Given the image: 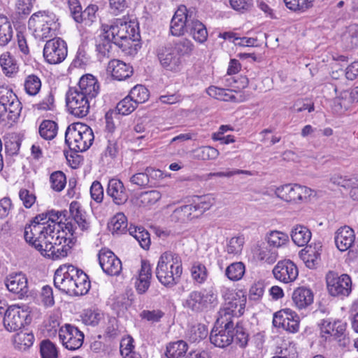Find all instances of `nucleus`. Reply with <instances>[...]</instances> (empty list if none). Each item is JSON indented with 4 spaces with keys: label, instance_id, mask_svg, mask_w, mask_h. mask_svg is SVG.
I'll use <instances>...</instances> for the list:
<instances>
[{
    "label": "nucleus",
    "instance_id": "nucleus-21",
    "mask_svg": "<svg viewBox=\"0 0 358 358\" xmlns=\"http://www.w3.org/2000/svg\"><path fill=\"white\" fill-rule=\"evenodd\" d=\"M313 291L306 287L296 288L292 294V300L299 309L310 305L313 301Z\"/></svg>",
    "mask_w": 358,
    "mask_h": 358
},
{
    "label": "nucleus",
    "instance_id": "nucleus-16",
    "mask_svg": "<svg viewBox=\"0 0 358 358\" xmlns=\"http://www.w3.org/2000/svg\"><path fill=\"white\" fill-rule=\"evenodd\" d=\"M274 277L283 282H293L298 276L297 266L291 260L279 262L273 270Z\"/></svg>",
    "mask_w": 358,
    "mask_h": 358
},
{
    "label": "nucleus",
    "instance_id": "nucleus-62",
    "mask_svg": "<svg viewBox=\"0 0 358 358\" xmlns=\"http://www.w3.org/2000/svg\"><path fill=\"white\" fill-rule=\"evenodd\" d=\"M90 194L92 199L97 203H101L103 198V189L100 182L95 180L90 187Z\"/></svg>",
    "mask_w": 358,
    "mask_h": 358
},
{
    "label": "nucleus",
    "instance_id": "nucleus-40",
    "mask_svg": "<svg viewBox=\"0 0 358 358\" xmlns=\"http://www.w3.org/2000/svg\"><path fill=\"white\" fill-rule=\"evenodd\" d=\"M137 106L138 105L134 102V99L128 95L117 104L115 111L118 115H127L131 113Z\"/></svg>",
    "mask_w": 358,
    "mask_h": 358
},
{
    "label": "nucleus",
    "instance_id": "nucleus-6",
    "mask_svg": "<svg viewBox=\"0 0 358 358\" xmlns=\"http://www.w3.org/2000/svg\"><path fill=\"white\" fill-rule=\"evenodd\" d=\"M67 56V45L60 38H55L46 42L43 48V57L51 64H59Z\"/></svg>",
    "mask_w": 358,
    "mask_h": 358
},
{
    "label": "nucleus",
    "instance_id": "nucleus-25",
    "mask_svg": "<svg viewBox=\"0 0 358 358\" xmlns=\"http://www.w3.org/2000/svg\"><path fill=\"white\" fill-rule=\"evenodd\" d=\"M58 125L50 120H44L41 123L38 132L41 138L45 140H52L57 134Z\"/></svg>",
    "mask_w": 358,
    "mask_h": 358
},
{
    "label": "nucleus",
    "instance_id": "nucleus-3",
    "mask_svg": "<svg viewBox=\"0 0 358 358\" xmlns=\"http://www.w3.org/2000/svg\"><path fill=\"white\" fill-rule=\"evenodd\" d=\"M217 303V295L213 288L192 292L183 306L194 312L201 313L211 309Z\"/></svg>",
    "mask_w": 358,
    "mask_h": 358
},
{
    "label": "nucleus",
    "instance_id": "nucleus-47",
    "mask_svg": "<svg viewBox=\"0 0 358 358\" xmlns=\"http://www.w3.org/2000/svg\"><path fill=\"white\" fill-rule=\"evenodd\" d=\"M34 336L32 333L17 334L15 338L16 347L22 350L29 349L34 343Z\"/></svg>",
    "mask_w": 358,
    "mask_h": 358
},
{
    "label": "nucleus",
    "instance_id": "nucleus-44",
    "mask_svg": "<svg viewBox=\"0 0 358 358\" xmlns=\"http://www.w3.org/2000/svg\"><path fill=\"white\" fill-rule=\"evenodd\" d=\"M51 187L56 192H61L66 184V175L62 171H56L50 176Z\"/></svg>",
    "mask_w": 358,
    "mask_h": 358
},
{
    "label": "nucleus",
    "instance_id": "nucleus-7",
    "mask_svg": "<svg viewBox=\"0 0 358 358\" xmlns=\"http://www.w3.org/2000/svg\"><path fill=\"white\" fill-rule=\"evenodd\" d=\"M59 337L66 349L76 350L82 347L85 336L77 327L65 324L59 329Z\"/></svg>",
    "mask_w": 358,
    "mask_h": 358
},
{
    "label": "nucleus",
    "instance_id": "nucleus-63",
    "mask_svg": "<svg viewBox=\"0 0 358 358\" xmlns=\"http://www.w3.org/2000/svg\"><path fill=\"white\" fill-rule=\"evenodd\" d=\"M233 9L241 12L249 10L253 6V0H229Z\"/></svg>",
    "mask_w": 358,
    "mask_h": 358
},
{
    "label": "nucleus",
    "instance_id": "nucleus-42",
    "mask_svg": "<svg viewBox=\"0 0 358 358\" xmlns=\"http://www.w3.org/2000/svg\"><path fill=\"white\" fill-rule=\"evenodd\" d=\"M26 224L24 227V236L25 241L30 245L31 242L36 239L38 236L43 234H48V232L44 231V226L36 225V224Z\"/></svg>",
    "mask_w": 358,
    "mask_h": 358
},
{
    "label": "nucleus",
    "instance_id": "nucleus-34",
    "mask_svg": "<svg viewBox=\"0 0 358 358\" xmlns=\"http://www.w3.org/2000/svg\"><path fill=\"white\" fill-rule=\"evenodd\" d=\"M120 31L119 35L120 40L118 41L115 42V45L118 46L122 51L126 52L127 50L130 49L132 47V43L130 42L129 38L128 37L129 32L128 29L129 28V24L127 22H121Z\"/></svg>",
    "mask_w": 358,
    "mask_h": 358
},
{
    "label": "nucleus",
    "instance_id": "nucleus-22",
    "mask_svg": "<svg viewBox=\"0 0 358 358\" xmlns=\"http://www.w3.org/2000/svg\"><path fill=\"white\" fill-rule=\"evenodd\" d=\"M291 238L293 242L298 246L306 247L311 238L312 234L310 229L303 225H296L291 231Z\"/></svg>",
    "mask_w": 358,
    "mask_h": 358
},
{
    "label": "nucleus",
    "instance_id": "nucleus-12",
    "mask_svg": "<svg viewBox=\"0 0 358 358\" xmlns=\"http://www.w3.org/2000/svg\"><path fill=\"white\" fill-rule=\"evenodd\" d=\"M190 8L185 5L178 6L171 21L170 31L173 36H181L187 32V24H189Z\"/></svg>",
    "mask_w": 358,
    "mask_h": 358
},
{
    "label": "nucleus",
    "instance_id": "nucleus-26",
    "mask_svg": "<svg viewBox=\"0 0 358 358\" xmlns=\"http://www.w3.org/2000/svg\"><path fill=\"white\" fill-rule=\"evenodd\" d=\"M250 339V335L247 329L243 327L241 322H238L234 325L233 342L241 348H245L248 346Z\"/></svg>",
    "mask_w": 358,
    "mask_h": 358
},
{
    "label": "nucleus",
    "instance_id": "nucleus-11",
    "mask_svg": "<svg viewBox=\"0 0 358 358\" xmlns=\"http://www.w3.org/2000/svg\"><path fill=\"white\" fill-rule=\"evenodd\" d=\"M234 324L232 320L227 322L223 329L214 327L210 332V341L216 347L225 348L233 342Z\"/></svg>",
    "mask_w": 358,
    "mask_h": 358
},
{
    "label": "nucleus",
    "instance_id": "nucleus-31",
    "mask_svg": "<svg viewBox=\"0 0 358 358\" xmlns=\"http://www.w3.org/2000/svg\"><path fill=\"white\" fill-rule=\"evenodd\" d=\"M169 45L172 46V50L178 54L180 59H181V57L183 55H189L194 48L192 43L187 38L179 39Z\"/></svg>",
    "mask_w": 358,
    "mask_h": 358
},
{
    "label": "nucleus",
    "instance_id": "nucleus-60",
    "mask_svg": "<svg viewBox=\"0 0 358 358\" xmlns=\"http://www.w3.org/2000/svg\"><path fill=\"white\" fill-rule=\"evenodd\" d=\"M337 325L334 327L335 333L334 334V336L335 338L338 340L339 345L343 347H345L347 343L349 342L348 339L345 338V331L346 329V324L341 323L338 321Z\"/></svg>",
    "mask_w": 358,
    "mask_h": 358
},
{
    "label": "nucleus",
    "instance_id": "nucleus-64",
    "mask_svg": "<svg viewBox=\"0 0 358 358\" xmlns=\"http://www.w3.org/2000/svg\"><path fill=\"white\" fill-rule=\"evenodd\" d=\"M20 199L26 208H31L36 201V196L27 189H21L19 192Z\"/></svg>",
    "mask_w": 358,
    "mask_h": 358
},
{
    "label": "nucleus",
    "instance_id": "nucleus-20",
    "mask_svg": "<svg viewBox=\"0 0 358 358\" xmlns=\"http://www.w3.org/2000/svg\"><path fill=\"white\" fill-rule=\"evenodd\" d=\"M355 241V234L353 230L344 227L337 230L335 236V243L340 251H346L352 247Z\"/></svg>",
    "mask_w": 358,
    "mask_h": 358
},
{
    "label": "nucleus",
    "instance_id": "nucleus-33",
    "mask_svg": "<svg viewBox=\"0 0 358 358\" xmlns=\"http://www.w3.org/2000/svg\"><path fill=\"white\" fill-rule=\"evenodd\" d=\"M39 347L41 358H58V349L50 339L41 341Z\"/></svg>",
    "mask_w": 358,
    "mask_h": 358
},
{
    "label": "nucleus",
    "instance_id": "nucleus-50",
    "mask_svg": "<svg viewBox=\"0 0 358 358\" xmlns=\"http://www.w3.org/2000/svg\"><path fill=\"white\" fill-rule=\"evenodd\" d=\"M192 276L199 283H203L207 278L208 270L206 266L200 262H196L191 268Z\"/></svg>",
    "mask_w": 358,
    "mask_h": 358
},
{
    "label": "nucleus",
    "instance_id": "nucleus-61",
    "mask_svg": "<svg viewBox=\"0 0 358 358\" xmlns=\"http://www.w3.org/2000/svg\"><path fill=\"white\" fill-rule=\"evenodd\" d=\"M140 229L141 230L138 231L135 239L139 243L142 248L148 250L151 243L150 234L143 227H140Z\"/></svg>",
    "mask_w": 358,
    "mask_h": 358
},
{
    "label": "nucleus",
    "instance_id": "nucleus-29",
    "mask_svg": "<svg viewBox=\"0 0 358 358\" xmlns=\"http://www.w3.org/2000/svg\"><path fill=\"white\" fill-rule=\"evenodd\" d=\"M75 296H83L86 294L91 287V282L88 275L84 272L80 271V275L75 278Z\"/></svg>",
    "mask_w": 358,
    "mask_h": 358
},
{
    "label": "nucleus",
    "instance_id": "nucleus-17",
    "mask_svg": "<svg viewBox=\"0 0 358 358\" xmlns=\"http://www.w3.org/2000/svg\"><path fill=\"white\" fill-rule=\"evenodd\" d=\"M107 71L117 80H123L133 74V67L119 59L110 60L108 64Z\"/></svg>",
    "mask_w": 358,
    "mask_h": 358
},
{
    "label": "nucleus",
    "instance_id": "nucleus-18",
    "mask_svg": "<svg viewBox=\"0 0 358 358\" xmlns=\"http://www.w3.org/2000/svg\"><path fill=\"white\" fill-rule=\"evenodd\" d=\"M106 192L117 205L124 203L128 199L125 187L122 182L118 179L113 178L109 180Z\"/></svg>",
    "mask_w": 358,
    "mask_h": 358
},
{
    "label": "nucleus",
    "instance_id": "nucleus-13",
    "mask_svg": "<svg viewBox=\"0 0 358 358\" xmlns=\"http://www.w3.org/2000/svg\"><path fill=\"white\" fill-rule=\"evenodd\" d=\"M157 57L161 65L166 70L171 71H178L182 64L181 59L178 54L172 50L171 45L160 47L157 50Z\"/></svg>",
    "mask_w": 358,
    "mask_h": 358
},
{
    "label": "nucleus",
    "instance_id": "nucleus-53",
    "mask_svg": "<svg viewBox=\"0 0 358 358\" xmlns=\"http://www.w3.org/2000/svg\"><path fill=\"white\" fill-rule=\"evenodd\" d=\"M13 38V28L10 22H2L0 25V45H6Z\"/></svg>",
    "mask_w": 358,
    "mask_h": 358
},
{
    "label": "nucleus",
    "instance_id": "nucleus-37",
    "mask_svg": "<svg viewBox=\"0 0 358 358\" xmlns=\"http://www.w3.org/2000/svg\"><path fill=\"white\" fill-rule=\"evenodd\" d=\"M196 159L201 160H211L216 159L219 155V151L211 146H202L193 151Z\"/></svg>",
    "mask_w": 358,
    "mask_h": 358
},
{
    "label": "nucleus",
    "instance_id": "nucleus-39",
    "mask_svg": "<svg viewBox=\"0 0 358 358\" xmlns=\"http://www.w3.org/2000/svg\"><path fill=\"white\" fill-rule=\"evenodd\" d=\"M162 197L161 193L157 190H150L141 192L137 198L140 206H146L155 204Z\"/></svg>",
    "mask_w": 358,
    "mask_h": 358
},
{
    "label": "nucleus",
    "instance_id": "nucleus-27",
    "mask_svg": "<svg viewBox=\"0 0 358 358\" xmlns=\"http://www.w3.org/2000/svg\"><path fill=\"white\" fill-rule=\"evenodd\" d=\"M48 238L54 240V237L46 234H43L42 235L36 238V239H34V241L31 242L30 245H32L36 250L39 251L42 255L46 256L47 253L55 248L52 242L48 241Z\"/></svg>",
    "mask_w": 358,
    "mask_h": 358
},
{
    "label": "nucleus",
    "instance_id": "nucleus-30",
    "mask_svg": "<svg viewBox=\"0 0 358 358\" xmlns=\"http://www.w3.org/2000/svg\"><path fill=\"white\" fill-rule=\"evenodd\" d=\"M245 272V264L241 262H234L225 270L226 276L232 281L241 280Z\"/></svg>",
    "mask_w": 358,
    "mask_h": 358
},
{
    "label": "nucleus",
    "instance_id": "nucleus-14",
    "mask_svg": "<svg viewBox=\"0 0 358 358\" xmlns=\"http://www.w3.org/2000/svg\"><path fill=\"white\" fill-rule=\"evenodd\" d=\"M5 284L10 292L17 294L20 298L27 296L28 280L22 272L10 273L6 277Z\"/></svg>",
    "mask_w": 358,
    "mask_h": 358
},
{
    "label": "nucleus",
    "instance_id": "nucleus-10",
    "mask_svg": "<svg viewBox=\"0 0 358 358\" xmlns=\"http://www.w3.org/2000/svg\"><path fill=\"white\" fill-rule=\"evenodd\" d=\"M98 259L103 271L108 275H118L122 271V262L110 250L102 248L98 254Z\"/></svg>",
    "mask_w": 358,
    "mask_h": 358
},
{
    "label": "nucleus",
    "instance_id": "nucleus-57",
    "mask_svg": "<svg viewBox=\"0 0 358 358\" xmlns=\"http://www.w3.org/2000/svg\"><path fill=\"white\" fill-rule=\"evenodd\" d=\"M15 98H16V94L11 89L0 86V104L3 106V112H7L8 103Z\"/></svg>",
    "mask_w": 358,
    "mask_h": 358
},
{
    "label": "nucleus",
    "instance_id": "nucleus-8",
    "mask_svg": "<svg viewBox=\"0 0 358 358\" xmlns=\"http://www.w3.org/2000/svg\"><path fill=\"white\" fill-rule=\"evenodd\" d=\"M312 190L299 184H285L275 189L276 196L286 202H296L311 195Z\"/></svg>",
    "mask_w": 358,
    "mask_h": 358
},
{
    "label": "nucleus",
    "instance_id": "nucleus-32",
    "mask_svg": "<svg viewBox=\"0 0 358 358\" xmlns=\"http://www.w3.org/2000/svg\"><path fill=\"white\" fill-rule=\"evenodd\" d=\"M84 123L75 122L69 125L66 129V136H70L73 140L76 147L74 148L76 152L77 145L82 144L81 134L84 133Z\"/></svg>",
    "mask_w": 358,
    "mask_h": 358
},
{
    "label": "nucleus",
    "instance_id": "nucleus-55",
    "mask_svg": "<svg viewBox=\"0 0 358 358\" xmlns=\"http://www.w3.org/2000/svg\"><path fill=\"white\" fill-rule=\"evenodd\" d=\"M313 251L312 245H309L301 252L303 260L305 262L306 266L311 269L315 268V266L318 264L317 257L314 256L315 253Z\"/></svg>",
    "mask_w": 358,
    "mask_h": 358
},
{
    "label": "nucleus",
    "instance_id": "nucleus-45",
    "mask_svg": "<svg viewBox=\"0 0 358 358\" xmlns=\"http://www.w3.org/2000/svg\"><path fill=\"white\" fill-rule=\"evenodd\" d=\"M138 105L146 101L149 98L148 90L141 85H137L134 87L129 94Z\"/></svg>",
    "mask_w": 358,
    "mask_h": 358
},
{
    "label": "nucleus",
    "instance_id": "nucleus-19",
    "mask_svg": "<svg viewBox=\"0 0 358 358\" xmlns=\"http://www.w3.org/2000/svg\"><path fill=\"white\" fill-rule=\"evenodd\" d=\"M78 89L88 95L90 99L95 98L99 91V84L96 78L92 74L83 75L78 83Z\"/></svg>",
    "mask_w": 358,
    "mask_h": 358
},
{
    "label": "nucleus",
    "instance_id": "nucleus-51",
    "mask_svg": "<svg viewBox=\"0 0 358 358\" xmlns=\"http://www.w3.org/2000/svg\"><path fill=\"white\" fill-rule=\"evenodd\" d=\"M132 301L129 297L121 296L117 297L113 304V308L116 311L118 317L122 316L131 306Z\"/></svg>",
    "mask_w": 358,
    "mask_h": 358
},
{
    "label": "nucleus",
    "instance_id": "nucleus-15",
    "mask_svg": "<svg viewBox=\"0 0 358 358\" xmlns=\"http://www.w3.org/2000/svg\"><path fill=\"white\" fill-rule=\"evenodd\" d=\"M196 13V8L190 7L189 24H187V33L192 36L196 41L203 43L208 38V31L206 26L197 19Z\"/></svg>",
    "mask_w": 358,
    "mask_h": 358
},
{
    "label": "nucleus",
    "instance_id": "nucleus-28",
    "mask_svg": "<svg viewBox=\"0 0 358 358\" xmlns=\"http://www.w3.org/2000/svg\"><path fill=\"white\" fill-rule=\"evenodd\" d=\"M57 224L58 226L62 228L63 232L64 231V228H65V229H66L71 235V237L69 238H66V236H63V243H64V245H66L69 251L77 242L78 236L77 233L76 232L77 227L72 223V222L64 223L61 220Z\"/></svg>",
    "mask_w": 358,
    "mask_h": 358
},
{
    "label": "nucleus",
    "instance_id": "nucleus-58",
    "mask_svg": "<svg viewBox=\"0 0 358 358\" xmlns=\"http://www.w3.org/2000/svg\"><path fill=\"white\" fill-rule=\"evenodd\" d=\"M145 171L146 174H148L150 187L156 186L158 181L165 177L164 173L161 170L155 169L150 166L147 167L145 169Z\"/></svg>",
    "mask_w": 358,
    "mask_h": 358
},
{
    "label": "nucleus",
    "instance_id": "nucleus-52",
    "mask_svg": "<svg viewBox=\"0 0 358 358\" xmlns=\"http://www.w3.org/2000/svg\"><path fill=\"white\" fill-rule=\"evenodd\" d=\"M265 283L263 280L255 282L249 290L248 299L250 301H259L264 293Z\"/></svg>",
    "mask_w": 358,
    "mask_h": 358
},
{
    "label": "nucleus",
    "instance_id": "nucleus-54",
    "mask_svg": "<svg viewBox=\"0 0 358 358\" xmlns=\"http://www.w3.org/2000/svg\"><path fill=\"white\" fill-rule=\"evenodd\" d=\"M343 41L348 48L352 49L358 46V25L349 29L343 35Z\"/></svg>",
    "mask_w": 358,
    "mask_h": 358
},
{
    "label": "nucleus",
    "instance_id": "nucleus-23",
    "mask_svg": "<svg viewBox=\"0 0 358 358\" xmlns=\"http://www.w3.org/2000/svg\"><path fill=\"white\" fill-rule=\"evenodd\" d=\"M330 182L345 189L352 188L355 194L358 191V178L357 176L348 177L343 176L339 173L333 174L330 178Z\"/></svg>",
    "mask_w": 358,
    "mask_h": 358
},
{
    "label": "nucleus",
    "instance_id": "nucleus-35",
    "mask_svg": "<svg viewBox=\"0 0 358 358\" xmlns=\"http://www.w3.org/2000/svg\"><path fill=\"white\" fill-rule=\"evenodd\" d=\"M194 206L192 204L184 205L177 208L173 213V216L176 217L180 222H186L189 220L196 218L194 217Z\"/></svg>",
    "mask_w": 358,
    "mask_h": 358
},
{
    "label": "nucleus",
    "instance_id": "nucleus-59",
    "mask_svg": "<svg viewBox=\"0 0 358 358\" xmlns=\"http://www.w3.org/2000/svg\"><path fill=\"white\" fill-rule=\"evenodd\" d=\"M140 316L149 322H158L164 316V313L161 310H144L141 313Z\"/></svg>",
    "mask_w": 358,
    "mask_h": 358
},
{
    "label": "nucleus",
    "instance_id": "nucleus-48",
    "mask_svg": "<svg viewBox=\"0 0 358 358\" xmlns=\"http://www.w3.org/2000/svg\"><path fill=\"white\" fill-rule=\"evenodd\" d=\"M197 198L199 201L197 203L194 201V203H192L194 206L193 209L196 218L200 217L204 212L208 210L213 204L208 196H197Z\"/></svg>",
    "mask_w": 358,
    "mask_h": 358
},
{
    "label": "nucleus",
    "instance_id": "nucleus-56",
    "mask_svg": "<svg viewBox=\"0 0 358 358\" xmlns=\"http://www.w3.org/2000/svg\"><path fill=\"white\" fill-rule=\"evenodd\" d=\"M16 10L20 18H25L31 12L33 8L32 0H17Z\"/></svg>",
    "mask_w": 358,
    "mask_h": 358
},
{
    "label": "nucleus",
    "instance_id": "nucleus-1",
    "mask_svg": "<svg viewBox=\"0 0 358 358\" xmlns=\"http://www.w3.org/2000/svg\"><path fill=\"white\" fill-rule=\"evenodd\" d=\"M182 273L180 257L171 251L163 252L155 270L159 282L167 288H171L179 282Z\"/></svg>",
    "mask_w": 358,
    "mask_h": 358
},
{
    "label": "nucleus",
    "instance_id": "nucleus-38",
    "mask_svg": "<svg viewBox=\"0 0 358 358\" xmlns=\"http://www.w3.org/2000/svg\"><path fill=\"white\" fill-rule=\"evenodd\" d=\"M0 65L6 76H10L18 69L16 62L9 52H6L0 56Z\"/></svg>",
    "mask_w": 358,
    "mask_h": 358
},
{
    "label": "nucleus",
    "instance_id": "nucleus-2",
    "mask_svg": "<svg viewBox=\"0 0 358 358\" xmlns=\"http://www.w3.org/2000/svg\"><path fill=\"white\" fill-rule=\"evenodd\" d=\"M29 307L23 306H11L3 313V325L10 332H15L25 325L29 324L32 320Z\"/></svg>",
    "mask_w": 358,
    "mask_h": 358
},
{
    "label": "nucleus",
    "instance_id": "nucleus-9",
    "mask_svg": "<svg viewBox=\"0 0 358 358\" xmlns=\"http://www.w3.org/2000/svg\"><path fill=\"white\" fill-rule=\"evenodd\" d=\"M69 6L71 16L78 23L84 22L90 26L96 19L99 7L96 4H90L84 10L78 0H69Z\"/></svg>",
    "mask_w": 358,
    "mask_h": 358
},
{
    "label": "nucleus",
    "instance_id": "nucleus-36",
    "mask_svg": "<svg viewBox=\"0 0 358 358\" xmlns=\"http://www.w3.org/2000/svg\"><path fill=\"white\" fill-rule=\"evenodd\" d=\"M127 227V218L122 213L114 216L108 223V229L113 233L123 234Z\"/></svg>",
    "mask_w": 358,
    "mask_h": 358
},
{
    "label": "nucleus",
    "instance_id": "nucleus-46",
    "mask_svg": "<svg viewBox=\"0 0 358 358\" xmlns=\"http://www.w3.org/2000/svg\"><path fill=\"white\" fill-rule=\"evenodd\" d=\"M41 87V82L37 76L31 74L27 77L24 82V88L28 94L31 96L37 94Z\"/></svg>",
    "mask_w": 358,
    "mask_h": 358
},
{
    "label": "nucleus",
    "instance_id": "nucleus-49",
    "mask_svg": "<svg viewBox=\"0 0 358 358\" xmlns=\"http://www.w3.org/2000/svg\"><path fill=\"white\" fill-rule=\"evenodd\" d=\"M289 241V236L287 234L279 231H271L267 236L268 243L271 246L275 248H279L282 245L285 244Z\"/></svg>",
    "mask_w": 358,
    "mask_h": 358
},
{
    "label": "nucleus",
    "instance_id": "nucleus-41",
    "mask_svg": "<svg viewBox=\"0 0 358 358\" xmlns=\"http://www.w3.org/2000/svg\"><path fill=\"white\" fill-rule=\"evenodd\" d=\"M286 7L294 12H304L313 7L314 0H283Z\"/></svg>",
    "mask_w": 358,
    "mask_h": 358
},
{
    "label": "nucleus",
    "instance_id": "nucleus-24",
    "mask_svg": "<svg viewBox=\"0 0 358 358\" xmlns=\"http://www.w3.org/2000/svg\"><path fill=\"white\" fill-rule=\"evenodd\" d=\"M187 349V343L182 340L171 342L166 346L165 355L167 358H181L185 356Z\"/></svg>",
    "mask_w": 358,
    "mask_h": 358
},
{
    "label": "nucleus",
    "instance_id": "nucleus-4",
    "mask_svg": "<svg viewBox=\"0 0 358 358\" xmlns=\"http://www.w3.org/2000/svg\"><path fill=\"white\" fill-rule=\"evenodd\" d=\"M89 99L90 97L79 91L77 87H70L66 94V106L71 115L83 117L89 113Z\"/></svg>",
    "mask_w": 358,
    "mask_h": 358
},
{
    "label": "nucleus",
    "instance_id": "nucleus-5",
    "mask_svg": "<svg viewBox=\"0 0 358 358\" xmlns=\"http://www.w3.org/2000/svg\"><path fill=\"white\" fill-rule=\"evenodd\" d=\"M326 282L329 293L333 296H348L352 290V281L350 275L330 271L326 275Z\"/></svg>",
    "mask_w": 358,
    "mask_h": 358
},
{
    "label": "nucleus",
    "instance_id": "nucleus-43",
    "mask_svg": "<svg viewBox=\"0 0 358 358\" xmlns=\"http://www.w3.org/2000/svg\"><path fill=\"white\" fill-rule=\"evenodd\" d=\"M84 133L81 134L82 144L77 145L76 152H85L92 145L94 136L92 129L86 124H84Z\"/></svg>",
    "mask_w": 358,
    "mask_h": 358
}]
</instances>
